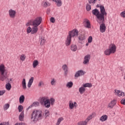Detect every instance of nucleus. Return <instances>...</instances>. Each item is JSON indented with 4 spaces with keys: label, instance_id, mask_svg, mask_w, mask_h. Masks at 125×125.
Returning <instances> with one entry per match:
<instances>
[{
    "label": "nucleus",
    "instance_id": "nucleus-35",
    "mask_svg": "<svg viewBox=\"0 0 125 125\" xmlns=\"http://www.w3.org/2000/svg\"><path fill=\"white\" fill-rule=\"evenodd\" d=\"M73 86V82H70L66 83V87L68 88H71Z\"/></svg>",
    "mask_w": 125,
    "mask_h": 125
},
{
    "label": "nucleus",
    "instance_id": "nucleus-42",
    "mask_svg": "<svg viewBox=\"0 0 125 125\" xmlns=\"http://www.w3.org/2000/svg\"><path fill=\"white\" fill-rule=\"evenodd\" d=\"M9 104H4V106H3V109L4 110H7V109H8V108H9Z\"/></svg>",
    "mask_w": 125,
    "mask_h": 125
},
{
    "label": "nucleus",
    "instance_id": "nucleus-29",
    "mask_svg": "<svg viewBox=\"0 0 125 125\" xmlns=\"http://www.w3.org/2000/svg\"><path fill=\"white\" fill-rule=\"evenodd\" d=\"M85 39V36L84 35H81L79 37V42H83V41H84Z\"/></svg>",
    "mask_w": 125,
    "mask_h": 125
},
{
    "label": "nucleus",
    "instance_id": "nucleus-37",
    "mask_svg": "<svg viewBox=\"0 0 125 125\" xmlns=\"http://www.w3.org/2000/svg\"><path fill=\"white\" fill-rule=\"evenodd\" d=\"M49 100V102L50 103V104L52 105V106L54 105V103H55V99H54V98H51Z\"/></svg>",
    "mask_w": 125,
    "mask_h": 125
},
{
    "label": "nucleus",
    "instance_id": "nucleus-13",
    "mask_svg": "<svg viewBox=\"0 0 125 125\" xmlns=\"http://www.w3.org/2000/svg\"><path fill=\"white\" fill-rule=\"evenodd\" d=\"M90 60V55H86L84 58V60L83 62V64L84 65H87L89 63V61Z\"/></svg>",
    "mask_w": 125,
    "mask_h": 125
},
{
    "label": "nucleus",
    "instance_id": "nucleus-26",
    "mask_svg": "<svg viewBox=\"0 0 125 125\" xmlns=\"http://www.w3.org/2000/svg\"><path fill=\"white\" fill-rule=\"evenodd\" d=\"M40 44L41 46L43 45L45 43V39L44 37H42L40 39Z\"/></svg>",
    "mask_w": 125,
    "mask_h": 125
},
{
    "label": "nucleus",
    "instance_id": "nucleus-46",
    "mask_svg": "<svg viewBox=\"0 0 125 125\" xmlns=\"http://www.w3.org/2000/svg\"><path fill=\"white\" fill-rule=\"evenodd\" d=\"M88 42L89 43H91V42H92V37L91 36L89 37L88 39Z\"/></svg>",
    "mask_w": 125,
    "mask_h": 125
},
{
    "label": "nucleus",
    "instance_id": "nucleus-16",
    "mask_svg": "<svg viewBox=\"0 0 125 125\" xmlns=\"http://www.w3.org/2000/svg\"><path fill=\"white\" fill-rule=\"evenodd\" d=\"M96 116V114L94 112L90 114L87 117V118L85 120V121H86L87 123H88L90 120H92L94 117Z\"/></svg>",
    "mask_w": 125,
    "mask_h": 125
},
{
    "label": "nucleus",
    "instance_id": "nucleus-7",
    "mask_svg": "<svg viewBox=\"0 0 125 125\" xmlns=\"http://www.w3.org/2000/svg\"><path fill=\"white\" fill-rule=\"evenodd\" d=\"M37 28L34 27V26L32 28H31V26L28 27L26 29L27 34H31L34 35V34H37L38 33Z\"/></svg>",
    "mask_w": 125,
    "mask_h": 125
},
{
    "label": "nucleus",
    "instance_id": "nucleus-15",
    "mask_svg": "<svg viewBox=\"0 0 125 125\" xmlns=\"http://www.w3.org/2000/svg\"><path fill=\"white\" fill-rule=\"evenodd\" d=\"M84 74H85V72L83 71V70H79L76 73L75 77V78H79V77H81V76H83Z\"/></svg>",
    "mask_w": 125,
    "mask_h": 125
},
{
    "label": "nucleus",
    "instance_id": "nucleus-34",
    "mask_svg": "<svg viewBox=\"0 0 125 125\" xmlns=\"http://www.w3.org/2000/svg\"><path fill=\"white\" fill-rule=\"evenodd\" d=\"M83 86L84 87H92V84L91 83H86L84 84H83Z\"/></svg>",
    "mask_w": 125,
    "mask_h": 125
},
{
    "label": "nucleus",
    "instance_id": "nucleus-4",
    "mask_svg": "<svg viewBox=\"0 0 125 125\" xmlns=\"http://www.w3.org/2000/svg\"><path fill=\"white\" fill-rule=\"evenodd\" d=\"M43 117V113L41 110H34L32 114L31 120L34 123H37L39 120H42Z\"/></svg>",
    "mask_w": 125,
    "mask_h": 125
},
{
    "label": "nucleus",
    "instance_id": "nucleus-22",
    "mask_svg": "<svg viewBox=\"0 0 125 125\" xmlns=\"http://www.w3.org/2000/svg\"><path fill=\"white\" fill-rule=\"evenodd\" d=\"M85 88L84 86H82L79 89V91L80 94H83L84 92H85Z\"/></svg>",
    "mask_w": 125,
    "mask_h": 125
},
{
    "label": "nucleus",
    "instance_id": "nucleus-41",
    "mask_svg": "<svg viewBox=\"0 0 125 125\" xmlns=\"http://www.w3.org/2000/svg\"><path fill=\"white\" fill-rule=\"evenodd\" d=\"M86 9L87 11H90L91 9V6L88 4H87L86 5Z\"/></svg>",
    "mask_w": 125,
    "mask_h": 125
},
{
    "label": "nucleus",
    "instance_id": "nucleus-30",
    "mask_svg": "<svg viewBox=\"0 0 125 125\" xmlns=\"http://www.w3.org/2000/svg\"><path fill=\"white\" fill-rule=\"evenodd\" d=\"M70 49L72 51H76V50H78V47L76 45H72L70 47Z\"/></svg>",
    "mask_w": 125,
    "mask_h": 125
},
{
    "label": "nucleus",
    "instance_id": "nucleus-12",
    "mask_svg": "<svg viewBox=\"0 0 125 125\" xmlns=\"http://www.w3.org/2000/svg\"><path fill=\"white\" fill-rule=\"evenodd\" d=\"M114 93L115 95H117V96H118L119 97H124L125 95L124 92H122V91L119 90H115Z\"/></svg>",
    "mask_w": 125,
    "mask_h": 125
},
{
    "label": "nucleus",
    "instance_id": "nucleus-39",
    "mask_svg": "<svg viewBox=\"0 0 125 125\" xmlns=\"http://www.w3.org/2000/svg\"><path fill=\"white\" fill-rule=\"evenodd\" d=\"M31 106L32 107H38V106H40V103L38 102H34Z\"/></svg>",
    "mask_w": 125,
    "mask_h": 125
},
{
    "label": "nucleus",
    "instance_id": "nucleus-50",
    "mask_svg": "<svg viewBox=\"0 0 125 125\" xmlns=\"http://www.w3.org/2000/svg\"><path fill=\"white\" fill-rule=\"evenodd\" d=\"M5 93V90H1L0 91V96L3 95Z\"/></svg>",
    "mask_w": 125,
    "mask_h": 125
},
{
    "label": "nucleus",
    "instance_id": "nucleus-11",
    "mask_svg": "<svg viewBox=\"0 0 125 125\" xmlns=\"http://www.w3.org/2000/svg\"><path fill=\"white\" fill-rule=\"evenodd\" d=\"M83 24L84 25V27H85V28H87V29H90V28H91V26L90 25V22L87 19L84 20Z\"/></svg>",
    "mask_w": 125,
    "mask_h": 125
},
{
    "label": "nucleus",
    "instance_id": "nucleus-23",
    "mask_svg": "<svg viewBox=\"0 0 125 125\" xmlns=\"http://www.w3.org/2000/svg\"><path fill=\"white\" fill-rule=\"evenodd\" d=\"M104 54L105 55L109 56V55H111V54H112V53L111 52V51H110V49L107 48L104 51Z\"/></svg>",
    "mask_w": 125,
    "mask_h": 125
},
{
    "label": "nucleus",
    "instance_id": "nucleus-5",
    "mask_svg": "<svg viewBox=\"0 0 125 125\" xmlns=\"http://www.w3.org/2000/svg\"><path fill=\"white\" fill-rule=\"evenodd\" d=\"M8 72H7V70L5 69L4 64H1L0 65V80L3 82V81H5L8 78Z\"/></svg>",
    "mask_w": 125,
    "mask_h": 125
},
{
    "label": "nucleus",
    "instance_id": "nucleus-32",
    "mask_svg": "<svg viewBox=\"0 0 125 125\" xmlns=\"http://www.w3.org/2000/svg\"><path fill=\"white\" fill-rule=\"evenodd\" d=\"M43 7H47V6H50V3L47 1H44L42 4Z\"/></svg>",
    "mask_w": 125,
    "mask_h": 125
},
{
    "label": "nucleus",
    "instance_id": "nucleus-9",
    "mask_svg": "<svg viewBox=\"0 0 125 125\" xmlns=\"http://www.w3.org/2000/svg\"><path fill=\"white\" fill-rule=\"evenodd\" d=\"M8 14L10 18L14 19L16 16V11L12 9H10L8 11Z\"/></svg>",
    "mask_w": 125,
    "mask_h": 125
},
{
    "label": "nucleus",
    "instance_id": "nucleus-14",
    "mask_svg": "<svg viewBox=\"0 0 125 125\" xmlns=\"http://www.w3.org/2000/svg\"><path fill=\"white\" fill-rule=\"evenodd\" d=\"M116 103L117 101L116 100H113L110 102V103L108 104L107 108H109L110 109H113V108H114V106L116 105Z\"/></svg>",
    "mask_w": 125,
    "mask_h": 125
},
{
    "label": "nucleus",
    "instance_id": "nucleus-18",
    "mask_svg": "<svg viewBox=\"0 0 125 125\" xmlns=\"http://www.w3.org/2000/svg\"><path fill=\"white\" fill-rule=\"evenodd\" d=\"M52 1L55 2V4L58 7L62 6V0H52Z\"/></svg>",
    "mask_w": 125,
    "mask_h": 125
},
{
    "label": "nucleus",
    "instance_id": "nucleus-17",
    "mask_svg": "<svg viewBox=\"0 0 125 125\" xmlns=\"http://www.w3.org/2000/svg\"><path fill=\"white\" fill-rule=\"evenodd\" d=\"M100 31L101 33H105L106 31V25L104 23L101 24L100 26Z\"/></svg>",
    "mask_w": 125,
    "mask_h": 125
},
{
    "label": "nucleus",
    "instance_id": "nucleus-44",
    "mask_svg": "<svg viewBox=\"0 0 125 125\" xmlns=\"http://www.w3.org/2000/svg\"><path fill=\"white\" fill-rule=\"evenodd\" d=\"M23 106L20 105L18 107L19 112H22L23 111Z\"/></svg>",
    "mask_w": 125,
    "mask_h": 125
},
{
    "label": "nucleus",
    "instance_id": "nucleus-54",
    "mask_svg": "<svg viewBox=\"0 0 125 125\" xmlns=\"http://www.w3.org/2000/svg\"><path fill=\"white\" fill-rule=\"evenodd\" d=\"M88 43H89L88 42L87 43H86V46H88V44H89Z\"/></svg>",
    "mask_w": 125,
    "mask_h": 125
},
{
    "label": "nucleus",
    "instance_id": "nucleus-8",
    "mask_svg": "<svg viewBox=\"0 0 125 125\" xmlns=\"http://www.w3.org/2000/svg\"><path fill=\"white\" fill-rule=\"evenodd\" d=\"M78 107V104L76 102H73L72 101H70L69 102V107L70 110H73L74 108H77Z\"/></svg>",
    "mask_w": 125,
    "mask_h": 125
},
{
    "label": "nucleus",
    "instance_id": "nucleus-53",
    "mask_svg": "<svg viewBox=\"0 0 125 125\" xmlns=\"http://www.w3.org/2000/svg\"><path fill=\"white\" fill-rule=\"evenodd\" d=\"M16 125H25V124L22 123H18V124H16Z\"/></svg>",
    "mask_w": 125,
    "mask_h": 125
},
{
    "label": "nucleus",
    "instance_id": "nucleus-31",
    "mask_svg": "<svg viewBox=\"0 0 125 125\" xmlns=\"http://www.w3.org/2000/svg\"><path fill=\"white\" fill-rule=\"evenodd\" d=\"M20 59L21 61H25L26 60V55L25 54H21L20 55Z\"/></svg>",
    "mask_w": 125,
    "mask_h": 125
},
{
    "label": "nucleus",
    "instance_id": "nucleus-21",
    "mask_svg": "<svg viewBox=\"0 0 125 125\" xmlns=\"http://www.w3.org/2000/svg\"><path fill=\"white\" fill-rule=\"evenodd\" d=\"M107 120H108V116L106 115H104L100 118L101 122H105V121H107Z\"/></svg>",
    "mask_w": 125,
    "mask_h": 125
},
{
    "label": "nucleus",
    "instance_id": "nucleus-48",
    "mask_svg": "<svg viewBox=\"0 0 125 125\" xmlns=\"http://www.w3.org/2000/svg\"><path fill=\"white\" fill-rule=\"evenodd\" d=\"M121 16H122V17H123L124 18H125V12L123 11L120 14Z\"/></svg>",
    "mask_w": 125,
    "mask_h": 125
},
{
    "label": "nucleus",
    "instance_id": "nucleus-10",
    "mask_svg": "<svg viewBox=\"0 0 125 125\" xmlns=\"http://www.w3.org/2000/svg\"><path fill=\"white\" fill-rule=\"evenodd\" d=\"M112 54L115 53L116 52V50H117V46L114 43H111L109 45V48Z\"/></svg>",
    "mask_w": 125,
    "mask_h": 125
},
{
    "label": "nucleus",
    "instance_id": "nucleus-49",
    "mask_svg": "<svg viewBox=\"0 0 125 125\" xmlns=\"http://www.w3.org/2000/svg\"><path fill=\"white\" fill-rule=\"evenodd\" d=\"M50 22H51V23H55V19L53 17L51 18Z\"/></svg>",
    "mask_w": 125,
    "mask_h": 125
},
{
    "label": "nucleus",
    "instance_id": "nucleus-45",
    "mask_svg": "<svg viewBox=\"0 0 125 125\" xmlns=\"http://www.w3.org/2000/svg\"><path fill=\"white\" fill-rule=\"evenodd\" d=\"M88 3H90V4L91 3H93V4H94V3H95V2H96V0H88Z\"/></svg>",
    "mask_w": 125,
    "mask_h": 125
},
{
    "label": "nucleus",
    "instance_id": "nucleus-3",
    "mask_svg": "<svg viewBox=\"0 0 125 125\" xmlns=\"http://www.w3.org/2000/svg\"><path fill=\"white\" fill-rule=\"evenodd\" d=\"M79 35V32L77 29H73V30L68 32V35L67 36L66 40L65 41V45L66 46H69L72 42V37H78Z\"/></svg>",
    "mask_w": 125,
    "mask_h": 125
},
{
    "label": "nucleus",
    "instance_id": "nucleus-52",
    "mask_svg": "<svg viewBox=\"0 0 125 125\" xmlns=\"http://www.w3.org/2000/svg\"><path fill=\"white\" fill-rule=\"evenodd\" d=\"M0 125H9V124H8V122H3L2 123H0Z\"/></svg>",
    "mask_w": 125,
    "mask_h": 125
},
{
    "label": "nucleus",
    "instance_id": "nucleus-40",
    "mask_svg": "<svg viewBox=\"0 0 125 125\" xmlns=\"http://www.w3.org/2000/svg\"><path fill=\"white\" fill-rule=\"evenodd\" d=\"M63 120H64V119L63 118V117H60L58 119L56 125H60L61 123L62 122V121H63Z\"/></svg>",
    "mask_w": 125,
    "mask_h": 125
},
{
    "label": "nucleus",
    "instance_id": "nucleus-1",
    "mask_svg": "<svg viewBox=\"0 0 125 125\" xmlns=\"http://www.w3.org/2000/svg\"><path fill=\"white\" fill-rule=\"evenodd\" d=\"M100 12L97 9L93 10L92 13L97 17V21L99 23L104 22V16H107V12L105 10V7L103 5L100 6Z\"/></svg>",
    "mask_w": 125,
    "mask_h": 125
},
{
    "label": "nucleus",
    "instance_id": "nucleus-2",
    "mask_svg": "<svg viewBox=\"0 0 125 125\" xmlns=\"http://www.w3.org/2000/svg\"><path fill=\"white\" fill-rule=\"evenodd\" d=\"M42 17H39L36 18L34 20L29 21L26 23V27H29V26H33L34 28H37V30L39 31V26L42 24Z\"/></svg>",
    "mask_w": 125,
    "mask_h": 125
},
{
    "label": "nucleus",
    "instance_id": "nucleus-33",
    "mask_svg": "<svg viewBox=\"0 0 125 125\" xmlns=\"http://www.w3.org/2000/svg\"><path fill=\"white\" fill-rule=\"evenodd\" d=\"M6 89L7 90H10L11 89V84L10 83H7L5 85Z\"/></svg>",
    "mask_w": 125,
    "mask_h": 125
},
{
    "label": "nucleus",
    "instance_id": "nucleus-6",
    "mask_svg": "<svg viewBox=\"0 0 125 125\" xmlns=\"http://www.w3.org/2000/svg\"><path fill=\"white\" fill-rule=\"evenodd\" d=\"M40 103L42 105H44L45 108H49L50 107V102H49V99L47 97H42L41 99Z\"/></svg>",
    "mask_w": 125,
    "mask_h": 125
},
{
    "label": "nucleus",
    "instance_id": "nucleus-55",
    "mask_svg": "<svg viewBox=\"0 0 125 125\" xmlns=\"http://www.w3.org/2000/svg\"><path fill=\"white\" fill-rule=\"evenodd\" d=\"M12 79H10V81H12Z\"/></svg>",
    "mask_w": 125,
    "mask_h": 125
},
{
    "label": "nucleus",
    "instance_id": "nucleus-47",
    "mask_svg": "<svg viewBox=\"0 0 125 125\" xmlns=\"http://www.w3.org/2000/svg\"><path fill=\"white\" fill-rule=\"evenodd\" d=\"M48 116H49V111L46 110L45 111V118H47V117H48Z\"/></svg>",
    "mask_w": 125,
    "mask_h": 125
},
{
    "label": "nucleus",
    "instance_id": "nucleus-20",
    "mask_svg": "<svg viewBox=\"0 0 125 125\" xmlns=\"http://www.w3.org/2000/svg\"><path fill=\"white\" fill-rule=\"evenodd\" d=\"M33 83H34V77H31L27 83V87L30 88V87H31V86H32V85L33 84Z\"/></svg>",
    "mask_w": 125,
    "mask_h": 125
},
{
    "label": "nucleus",
    "instance_id": "nucleus-25",
    "mask_svg": "<svg viewBox=\"0 0 125 125\" xmlns=\"http://www.w3.org/2000/svg\"><path fill=\"white\" fill-rule=\"evenodd\" d=\"M19 121L23 122L24 121V112H21L19 117Z\"/></svg>",
    "mask_w": 125,
    "mask_h": 125
},
{
    "label": "nucleus",
    "instance_id": "nucleus-36",
    "mask_svg": "<svg viewBox=\"0 0 125 125\" xmlns=\"http://www.w3.org/2000/svg\"><path fill=\"white\" fill-rule=\"evenodd\" d=\"M51 85H55L56 84V79L54 78H52L51 80Z\"/></svg>",
    "mask_w": 125,
    "mask_h": 125
},
{
    "label": "nucleus",
    "instance_id": "nucleus-27",
    "mask_svg": "<svg viewBox=\"0 0 125 125\" xmlns=\"http://www.w3.org/2000/svg\"><path fill=\"white\" fill-rule=\"evenodd\" d=\"M21 83L23 89H26L27 86L26 85V79H23Z\"/></svg>",
    "mask_w": 125,
    "mask_h": 125
},
{
    "label": "nucleus",
    "instance_id": "nucleus-28",
    "mask_svg": "<svg viewBox=\"0 0 125 125\" xmlns=\"http://www.w3.org/2000/svg\"><path fill=\"white\" fill-rule=\"evenodd\" d=\"M25 100V97L24 95H21L19 99L20 103L21 104H22V103H24V101Z\"/></svg>",
    "mask_w": 125,
    "mask_h": 125
},
{
    "label": "nucleus",
    "instance_id": "nucleus-43",
    "mask_svg": "<svg viewBox=\"0 0 125 125\" xmlns=\"http://www.w3.org/2000/svg\"><path fill=\"white\" fill-rule=\"evenodd\" d=\"M42 85H44V83H43V81H40L39 84H38V86L39 87H41Z\"/></svg>",
    "mask_w": 125,
    "mask_h": 125
},
{
    "label": "nucleus",
    "instance_id": "nucleus-51",
    "mask_svg": "<svg viewBox=\"0 0 125 125\" xmlns=\"http://www.w3.org/2000/svg\"><path fill=\"white\" fill-rule=\"evenodd\" d=\"M121 103L123 105H125V99H123L121 101Z\"/></svg>",
    "mask_w": 125,
    "mask_h": 125
},
{
    "label": "nucleus",
    "instance_id": "nucleus-24",
    "mask_svg": "<svg viewBox=\"0 0 125 125\" xmlns=\"http://www.w3.org/2000/svg\"><path fill=\"white\" fill-rule=\"evenodd\" d=\"M39 65V61L36 60L33 61L32 66L34 68H37Z\"/></svg>",
    "mask_w": 125,
    "mask_h": 125
},
{
    "label": "nucleus",
    "instance_id": "nucleus-38",
    "mask_svg": "<svg viewBox=\"0 0 125 125\" xmlns=\"http://www.w3.org/2000/svg\"><path fill=\"white\" fill-rule=\"evenodd\" d=\"M87 123L86 120L84 121H81L78 123V125H87Z\"/></svg>",
    "mask_w": 125,
    "mask_h": 125
},
{
    "label": "nucleus",
    "instance_id": "nucleus-19",
    "mask_svg": "<svg viewBox=\"0 0 125 125\" xmlns=\"http://www.w3.org/2000/svg\"><path fill=\"white\" fill-rule=\"evenodd\" d=\"M62 69L64 72L65 76H67V75H68V66L67 64L62 65Z\"/></svg>",
    "mask_w": 125,
    "mask_h": 125
}]
</instances>
